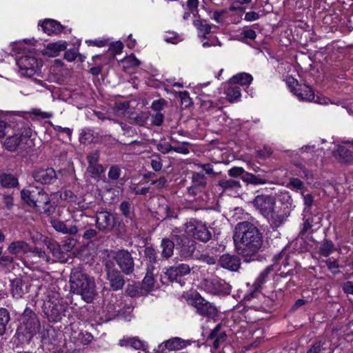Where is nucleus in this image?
<instances>
[{"mask_svg":"<svg viewBox=\"0 0 353 353\" xmlns=\"http://www.w3.org/2000/svg\"><path fill=\"white\" fill-rule=\"evenodd\" d=\"M271 270V268L268 267L260 273L252 285L253 290L245 296V299L249 300L254 296L255 293L260 290Z\"/></svg>","mask_w":353,"mask_h":353,"instance_id":"nucleus-25","label":"nucleus"},{"mask_svg":"<svg viewBox=\"0 0 353 353\" xmlns=\"http://www.w3.org/2000/svg\"><path fill=\"white\" fill-rule=\"evenodd\" d=\"M154 284V276L146 274L142 281L141 287L144 291V293H148L150 292Z\"/></svg>","mask_w":353,"mask_h":353,"instance_id":"nucleus-43","label":"nucleus"},{"mask_svg":"<svg viewBox=\"0 0 353 353\" xmlns=\"http://www.w3.org/2000/svg\"><path fill=\"white\" fill-rule=\"evenodd\" d=\"M164 115L161 112H157L152 115V124L157 126H160L163 121Z\"/></svg>","mask_w":353,"mask_h":353,"instance_id":"nucleus-64","label":"nucleus"},{"mask_svg":"<svg viewBox=\"0 0 353 353\" xmlns=\"http://www.w3.org/2000/svg\"><path fill=\"white\" fill-rule=\"evenodd\" d=\"M119 209L121 213V214L131 221L133 220L134 217V214L133 212V207L132 204L128 201H122L119 206Z\"/></svg>","mask_w":353,"mask_h":353,"instance_id":"nucleus-36","label":"nucleus"},{"mask_svg":"<svg viewBox=\"0 0 353 353\" xmlns=\"http://www.w3.org/2000/svg\"><path fill=\"white\" fill-rule=\"evenodd\" d=\"M120 344L121 345L130 346L137 350H140L143 347V342L137 338H129L121 340Z\"/></svg>","mask_w":353,"mask_h":353,"instance_id":"nucleus-44","label":"nucleus"},{"mask_svg":"<svg viewBox=\"0 0 353 353\" xmlns=\"http://www.w3.org/2000/svg\"><path fill=\"white\" fill-rule=\"evenodd\" d=\"M192 181L195 187L203 188L207 184L206 177L203 173L193 172L192 176Z\"/></svg>","mask_w":353,"mask_h":353,"instance_id":"nucleus-45","label":"nucleus"},{"mask_svg":"<svg viewBox=\"0 0 353 353\" xmlns=\"http://www.w3.org/2000/svg\"><path fill=\"white\" fill-rule=\"evenodd\" d=\"M257 157L261 159H265L268 157H270L272 152L273 150L271 148H270L268 145H265L263 149L256 150Z\"/></svg>","mask_w":353,"mask_h":353,"instance_id":"nucleus-60","label":"nucleus"},{"mask_svg":"<svg viewBox=\"0 0 353 353\" xmlns=\"http://www.w3.org/2000/svg\"><path fill=\"white\" fill-rule=\"evenodd\" d=\"M108 178L111 180H117L121 175V169L118 165H112L108 172Z\"/></svg>","mask_w":353,"mask_h":353,"instance_id":"nucleus-57","label":"nucleus"},{"mask_svg":"<svg viewBox=\"0 0 353 353\" xmlns=\"http://www.w3.org/2000/svg\"><path fill=\"white\" fill-rule=\"evenodd\" d=\"M185 346L184 341L181 340L179 338H173L169 340H167L164 343H162L159 345L158 351L163 352L164 350H176L181 349Z\"/></svg>","mask_w":353,"mask_h":353,"instance_id":"nucleus-28","label":"nucleus"},{"mask_svg":"<svg viewBox=\"0 0 353 353\" xmlns=\"http://www.w3.org/2000/svg\"><path fill=\"white\" fill-rule=\"evenodd\" d=\"M67 46V42L64 41L48 43L43 50V54L51 57H57L61 52L66 50Z\"/></svg>","mask_w":353,"mask_h":353,"instance_id":"nucleus-24","label":"nucleus"},{"mask_svg":"<svg viewBox=\"0 0 353 353\" xmlns=\"http://www.w3.org/2000/svg\"><path fill=\"white\" fill-rule=\"evenodd\" d=\"M78 54V50L75 48L67 50L64 54V59L68 61H74Z\"/></svg>","mask_w":353,"mask_h":353,"instance_id":"nucleus-63","label":"nucleus"},{"mask_svg":"<svg viewBox=\"0 0 353 353\" xmlns=\"http://www.w3.org/2000/svg\"><path fill=\"white\" fill-rule=\"evenodd\" d=\"M77 243V241L76 239H74L73 237L68 238V239H65L63 242V245H62L63 249L65 252H70L74 248Z\"/></svg>","mask_w":353,"mask_h":353,"instance_id":"nucleus-56","label":"nucleus"},{"mask_svg":"<svg viewBox=\"0 0 353 353\" xmlns=\"http://www.w3.org/2000/svg\"><path fill=\"white\" fill-rule=\"evenodd\" d=\"M185 232L194 239L201 242H207L212 238V234L207 226L201 222L190 221L185 225Z\"/></svg>","mask_w":353,"mask_h":353,"instance_id":"nucleus-8","label":"nucleus"},{"mask_svg":"<svg viewBox=\"0 0 353 353\" xmlns=\"http://www.w3.org/2000/svg\"><path fill=\"white\" fill-rule=\"evenodd\" d=\"M144 257L146 259V263H157V252L151 246L145 247L143 251Z\"/></svg>","mask_w":353,"mask_h":353,"instance_id":"nucleus-42","label":"nucleus"},{"mask_svg":"<svg viewBox=\"0 0 353 353\" xmlns=\"http://www.w3.org/2000/svg\"><path fill=\"white\" fill-rule=\"evenodd\" d=\"M113 259L125 275H130L134 270V260L132 253L127 250L121 249L114 252Z\"/></svg>","mask_w":353,"mask_h":353,"instance_id":"nucleus-9","label":"nucleus"},{"mask_svg":"<svg viewBox=\"0 0 353 353\" xmlns=\"http://www.w3.org/2000/svg\"><path fill=\"white\" fill-rule=\"evenodd\" d=\"M71 291L81 296L86 303H90L97 295L96 284L92 277L81 270L74 269L70 276Z\"/></svg>","mask_w":353,"mask_h":353,"instance_id":"nucleus-2","label":"nucleus"},{"mask_svg":"<svg viewBox=\"0 0 353 353\" xmlns=\"http://www.w3.org/2000/svg\"><path fill=\"white\" fill-rule=\"evenodd\" d=\"M23 281L20 278H17L11 282V293L13 297L16 299L21 298L24 292L23 290Z\"/></svg>","mask_w":353,"mask_h":353,"instance_id":"nucleus-35","label":"nucleus"},{"mask_svg":"<svg viewBox=\"0 0 353 353\" xmlns=\"http://www.w3.org/2000/svg\"><path fill=\"white\" fill-rule=\"evenodd\" d=\"M193 23L199 30V36L203 38H205V35L211 32V26L204 23L203 20H195Z\"/></svg>","mask_w":353,"mask_h":353,"instance_id":"nucleus-40","label":"nucleus"},{"mask_svg":"<svg viewBox=\"0 0 353 353\" xmlns=\"http://www.w3.org/2000/svg\"><path fill=\"white\" fill-rule=\"evenodd\" d=\"M225 99L230 103L238 101L241 96L239 90H225Z\"/></svg>","mask_w":353,"mask_h":353,"instance_id":"nucleus-51","label":"nucleus"},{"mask_svg":"<svg viewBox=\"0 0 353 353\" xmlns=\"http://www.w3.org/2000/svg\"><path fill=\"white\" fill-rule=\"evenodd\" d=\"M32 176L34 181L43 185L54 184L57 181V175L52 168L35 169Z\"/></svg>","mask_w":353,"mask_h":353,"instance_id":"nucleus-14","label":"nucleus"},{"mask_svg":"<svg viewBox=\"0 0 353 353\" xmlns=\"http://www.w3.org/2000/svg\"><path fill=\"white\" fill-rule=\"evenodd\" d=\"M105 168L103 166L99 163L88 165L87 172L92 178L100 179L101 175L104 173Z\"/></svg>","mask_w":353,"mask_h":353,"instance_id":"nucleus-39","label":"nucleus"},{"mask_svg":"<svg viewBox=\"0 0 353 353\" xmlns=\"http://www.w3.org/2000/svg\"><path fill=\"white\" fill-rule=\"evenodd\" d=\"M32 252L34 256H38L46 263H49L50 261V257L47 255L44 250H42L39 248H34Z\"/></svg>","mask_w":353,"mask_h":353,"instance_id":"nucleus-59","label":"nucleus"},{"mask_svg":"<svg viewBox=\"0 0 353 353\" xmlns=\"http://www.w3.org/2000/svg\"><path fill=\"white\" fill-rule=\"evenodd\" d=\"M233 239L238 254L247 262L254 260L263 242L262 233L248 221L236 225Z\"/></svg>","mask_w":353,"mask_h":353,"instance_id":"nucleus-1","label":"nucleus"},{"mask_svg":"<svg viewBox=\"0 0 353 353\" xmlns=\"http://www.w3.org/2000/svg\"><path fill=\"white\" fill-rule=\"evenodd\" d=\"M253 205L265 217L275 208L276 199L270 195L261 194L255 197Z\"/></svg>","mask_w":353,"mask_h":353,"instance_id":"nucleus-12","label":"nucleus"},{"mask_svg":"<svg viewBox=\"0 0 353 353\" xmlns=\"http://www.w3.org/2000/svg\"><path fill=\"white\" fill-rule=\"evenodd\" d=\"M143 290L142 287L139 288L138 285H129L125 290V293L131 297H136L143 295L144 294Z\"/></svg>","mask_w":353,"mask_h":353,"instance_id":"nucleus-50","label":"nucleus"},{"mask_svg":"<svg viewBox=\"0 0 353 353\" xmlns=\"http://www.w3.org/2000/svg\"><path fill=\"white\" fill-rule=\"evenodd\" d=\"M14 262V259L10 255H3L0 256V271H3L8 268Z\"/></svg>","mask_w":353,"mask_h":353,"instance_id":"nucleus-54","label":"nucleus"},{"mask_svg":"<svg viewBox=\"0 0 353 353\" xmlns=\"http://www.w3.org/2000/svg\"><path fill=\"white\" fill-rule=\"evenodd\" d=\"M99 232L100 231H97V229L88 228V230H85L82 235V237L85 240H92L98 236V235L99 234Z\"/></svg>","mask_w":353,"mask_h":353,"instance_id":"nucleus-58","label":"nucleus"},{"mask_svg":"<svg viewBox=\"0 0 353 353\" xmlns=\"http://www.w3.org/2000/svg\"><path fill=\"white\" fill-rule=\"evenodd\" d=\"M137 103L135 101H118L114 104L113 111L118 115H126L128 117L129 114L135 110Z\"/></svg>","mask_w":353,"mask_h":353,"instance_id":"nucleus-21","label":"nucleus"},{"mask_svg":"<svg viewBox=\"0 0 353 353\" xmlns=\"http://www.w3.org/2000/svg\"><path fill=\"white\" fill-rule=\"evenodd\" d=\"M41 26L43 30L48 35L60 33L63 30L61 24L53 19H45Z\"/></svg>","mask_w":353,"mask_h":353,"instance_id":"nucleus-26","label":"nucleus"},{"mask_svg":"<svg viewBox=\"0 0 353 353\" xmlns=\"http://www.w3.org/2000/svg\"><path fill=\"white\" fill-rule=\"evenodd\" d=\"M95 225L101 232L124 231V223L119 217L113 215L110 211L97 212L94 216Z\"/></svg>","mask_w":353,"mask_h":353,"instance_id":"nucleus-4","label":"nucleus"},{"mask_svg":"<svg viewBox=\"0 0 353 353\" xmlns=\"http://www.w3.org/2000/svg\"><path fill=\"white\" fill-rule=\"evenodd\" d=\"M20 134H14L6 138L4 145L9 151H15L23 144H27L32 135V130L29 128H24L21 130Z\"/></svg>","mask_w":353,"mask_h":353,"instance_id":"nucleus-11","label":"nucleus"},{"mask_svg":"<svg viewBox=\"0 0 353 353\" xmlns=\"http://www.w3.org/2000/svg\"><path fill=\"white\" fill-rule=\"evenodd\" d=\"M23 322L26 328L30 333L36 332L40 327V323L35 313L29 307H26L23 313Z\"/></svg>","mask_w":353,"mask_h":353,"instance_id":"nucleus-18","label":"nucleus"},{"mask_svg":"<svg viewBox=\"0 0 353 353\" xmlns=\"http://www.w3.org/2000/svg\"><path fill=\"white\" fill-rule=\"evenodd\" d=\"M290 216V211L288 209L278 210L274 208L268 216L265 218L268 219L273 228H278L283 225Z\"/></svg>","mask_w":353,"mask_h":353,"instance_id":"nucleus-16","label":"nucleus"},{"mask_svg":"<svg viewBox=\"0 0 353 353\" xmlns=\"http://www.w3.org/2000/svg\"><path fill=\"white\" fill-rule=\"evenodd\" d=\"M334 157L339 162L345 164L353 163V154L350 149L343 145H338L332 152Z\"/></svg>","mask_w":353,"mask_h":353,"instance_id":"nucleus-20","label":"nucleus"},{"mask_svg":"<svg viewBox=\"0 0 353 353\" xmlns=\"http://www.w3.org/2000/svg\"><path fill=\"white\" fill-rule=\"evenodd\" d=\"M152 159L151 160V167L155 171L158 172L162 169V161L161 159V156L159 154L154 153L152 156Z\"/></svg>","mask_w":353,"mask_h":353,"instance_id":"nucleus-53","label":"nucleus"},{"mask_svg":"<svg viewBox=\"0 0 353 353\" xmlns=\"http://www.w3.org/2000/svg\"><path fill=\"white\" fill-rule=\"evenodd\" d=\"M202 288L206 292L212 294L216 295L217 292L216 290V280L204 279L202 283Z\"/></svg>","mask_w":353,"mask_h":353,"instance_id":"nucleus-49","label":"nucleus"},{"mask_svg":"<svg viewBox=\"0 0 353 353\" xmlns=\"http://www.w3.org/2000/svg\"><path fill=\"white\" fill-rule=\"evenodd\" d=\"M179 97L181 101V105L182 108H188L193 104L192 100L190 98L189 93L185 90L179 92Z\"/></svg>","mask_w":353,"mask_h":353,"instance_id":"nucleus-48","label":"nucleus"},{"mask_svg":"<svg viewBox=\"0 0 353 353\" xmlns=\"http://www.w3.org/2000/svg\"><path fill=\"white\" fill-rule=\"evenodd\" d=\"M0 184L5 188H13L19 185V181L12 174L3 173L0 174Z\"/></svg>","mask_w":353,"mask_h":353,"instance_id":"nucleus-33","label":"nucleus"},{"mask_svg":"<svg viewBox=\"0 0 353 353\" xmlns=\"http://www.w3.org/2000/svg\"><path fill=\"white\" fill-rule=\"evenodd\" d=\"M174 231L168 238H163L161 241L160 248L161 249V256L163 259H169L174 254V250L176 249V244L173 240Z\"/></svg>","mask_w":353,"mask_h":353,"instance_id":"nucleus-22","label":"nucleus"},{"mask_svg":"<svg viewBox=\"0 0 353 353\" xmlns=\"http://www.w3.org/2000/svg\"><path fill=\"white\" fill-rule=\"evenodd\" d=\"M221 325H217L210 332L208 339H214L213 347L218 349L220 345L223 343L227 338V335L224 332H220Z\"/></svg>","mask_w":353,"mask_h":353,"instance_id":"nucleus-27","label":"nucleus"},{"mask_svg":"<svg viewBox=\"0 0 353 353\" xmlns=\"http://www.w3.org/2000/svg\"><path fill=\"white\" fill-rule=\"evenodd\" d=\"M50 223L53 228L62 234L75 235L81 228L79 225L70 224L68 222H64L58 219H52Z\"/></svg>","mask_w":353,"mask_h":353,"instance_id":"nucleus-19","label":"nucleus"},{"mask_svg":"<svg viewBox=\"0 0 353 353\" xmlns=\"http://www.w3.org/2000/svg\"><path fill=\"white\" fill-rule=\"evenodd\" d=\"M191 304L196 310V313L204 317L214 319L218 314L216 307L212 303L206 301L198 292L192 294L188 299Z\"/></svg>","mask_w":353,"mask_h":353,"instance_id":"nucleus-6","label":"nucleus"},{"mask_svg":"<svg viewBox=\"0 0 353 353\" xmlns=\"http://www.w3.org/2000/svg\"><path fill=\"white\" fill-rule=\"evenodd\" d=\"M191 268L188 264L181 263L170 267L165 274L171 281L176 280L178 278L190 274Z\"/></svg>","mask_w":353,"mask_h":353,"instance_id":"nucleus-23","label":"nucleus"},{"mask_svg":"<svg viewBox=\"0 0 353 353\" xmlns=\"http://www.w3.org/2000/svg\"><path fill=\"white\" fill-rule=\"evenodd\" d=\"M50 310L48 312V315L50 321L57 322L60 321L64 315V307L61 304L52 303L49 305Z\"/></svg>","mask_w":353,"mask_h":353,"instance_id":"nucleus-32","label":"nucleus"},{"mask_svg":"<svg viewBox=\"0 0 353 353\" xmlns=\"http://www.w3.org/2000/svg\"><path fill=\"white\" fill-rule=\"evenodd\" d=\"M17 65L21 75L31 77L41 72L43 61L32 54H28L19 57L17 59Z\"/></svg>","mask_w":353,"mask_h":353,"instance_id":"nucleus-5","label":"nucleus"},{"mask_svg":"<svg viewBox=\"0 0 353 353\" xmlns=\"http://www.w3.org/2000/svg\"><path fill=\"white\" fill-rule=\"evenodd\" d=\"M287 187L293 190H302L304 189L305 185L303 182L301 181L299 179L293 177L290 179Z\"/></svg>","mask_w":353,"mask_h":353,"instance_id":"nucleus-52","label":"nucleus"},{"mask_svg":"<svg viewBox=\"0 0 353 353\" xmlns=\"http://www.w3.org/2000/svg\"><path fill=\"white\" fill-rule=\"evenodd\" d=\"M242 179L243 181L253 185H264L268 181V180L261 174L254 175L249 172H245L243 175Z\"/></svg>","mask_w":353,"mask_h":353,"instance_id":"nucleus-34","label":"nucleus"},{"mask_svg":"<svg viewBox=\"0 0 353 353\" xmlns=\"http://www.w3.org/2000/svg\"><path fill=\"white\" fill-rule=\"evenodd\" d=\"M334 250V243L332 241L325 239L320 247V254L323 256H328Z\"/></svg>","mask_w":353,"mask_h":353,"instance_id":"nucleus-46","label":"nucleus"},{"mask_svg":"<svg viewBox=\"0 0 353 353\" xmlns=\"http://www.w3.org/2000/svg\"><path fill=\"white\" fill-rule=\"evenodd\" d=\"M21 197L30 206L35 208L41 212L50 214L54 208L48 195L42 190L36 187H30L21 191Z\"/></svg>","mask_w":353,"mask_h":353,"instance_id":"nucleus-3","label":"nucleus"},{"mask_svg":"<svg viewBox=\"0 0 353 353\" xmlns=\"http://www.w3.org/2000/svg\"><path fill=\"white\" fill-rule=\"evenodd\" d=\"M157 150L163 154H168L172 151L173 146L168 143H159L157 145Z\"/></svg>","mask_w":353,"mask_h":353,"instance_id":"nucleus-62","label":"nucleus"},{"mask_svg":"<svg viewBox=\"0 0 353 353\" xmlns=\"http://www.w3.org/2000/svg\"><path fill=\"white\" fill-rule=\"evenodd\" d=\"M99 157L100 152L99 150L90 152L86 157L88 165L99 163Z\"/></svg>","mask_w":353,"mask_h":353,"instance_id":"nucleus-55","label":"nucleus"},{"mask_svg":"<svg viewBox=\"0 0 353 353\" xmlns=\"http://www.w3.org/2000/svg\"><path fill=\"white\" fill-rule=\"evenodd\" d=\"M294 95L297 97L300 101H312L319 104L327 103V99L320 97L315 94L313 90H291Z\"/></svg>","mask_w":353,"mask_h":353,"instance_id":"nucleus-15","label":"nucleus"},{"mask_svg":"<svg viewBox=\"0 0 353 353\" xmlns=\"http://www.w3.org/2000/svg\"><path fill=\"white\" fill-rule=\"evenodd\" d=\"M10 320V313L8 310L0 307V336L6 334L7 325Z\"/></svg>","mask_w":353,"mask_h":353,"instance_id":"nucleus-37","label":"nucleus"},{"mask_svg":"<svg viewBox=\"0 0 353 353\" xmlns=\"http://www.w3.org/2000/svg\"><path fill=\"white\" fill-rule=\"evenodd\" d=\"M173 240L179 256L184 259L192 257L196 250V241L185 234H177L174 232Z\"/></svg>","mask_w":353,"mask_h":353,"instance_id":"nucleus-7","label":"nucleus"},{"mask_svg":"<svg viewBox=\"0 0 353 353\" xmlns=\"http://www.w3.org/2000/svg\"><path fill=\"white\" fill-rule=\"evenodd\" d=\"M190 143L188 142H183L181 145L179 146L174 147L172 151H174L177 153L183 154H188L190 151L188 148V145H189Z\"/></svg>","mask_w":353,"mask_h":353,"instance_id":"nucleus-61","label":"nucleus"},{"mask_svg":"<svg viewBox=\"0 0 353 353\" xmlns=\"http://www.w3.org/2000/svg\"><path fill=\"white\" fill-rule=\"evenodd\" d=\"M8 250L11 254L14 255L31 251L28 244L24 241L12 242L8 248Z\"/></svg>","mask_w":353,"mask_h":353,"instance_id":"nucleus-29","label":"nucleus"},{"mask_svg":"<svg viewBox=\"0 0 353 353\" xmlns=\"http://www.w3.org/2000/svg\"><path fill=\"white\" fill-rule=\"evenodd\" d=\"M314 147L305 146L300 149V157L301 161L294 160L292 163L302 172L303 175L300 173H297V175L305 179L309 183H312L314 179L313 173L312 171L307 169L305 165H303L302 161L306 162L307 159H311L314 157Z\"/></svg>","mask_w":353,"mask_h":353,"instance_id":"nucleus-10","label":"nucleus"},{"mask_svg":"<svg viewBox=\"0 0 353 353\" xmlns=\"http://www.w3.org/2000/svg\"><path fill=\"white\" fill-rule=\"evenodd\" d=\"M219 185L224 190L240 188V182L233 179H222L219 181Z\"/></svg>","mask_w":353,"mask_h":353,"instance_id":"nucleus-47","label":"nucleus"},{"mask_svg":"<svg viewBox=\"0 0 353 353\" xmlns=\"http://www.w3.org/2000/svg\"><path fill=\"white\" fill-rule=\"evenodd\" d=\"M149 117L150 113L148 112L141 111L138 114H135L134 110H133L128 118L131 123L139 126H145L148 123Z\"/></svg>","mask_w":353,"mask_h":353,"instance_id":"nucleus-31","label":"nucleus"},{"mask_svg":"<svg viewBox=\"0 0 353 353\" xmlns=\"http://www.w3.org/2000/svg\"><path fill=\"white\" fill-rule=\"evenodd\" d=\"M216 295L229 294L231 292V286L223 280H216Z\"/></svg>","mask_w":353,"mask_h":353,"instance_id":"nucleus-41","label":"nucleus"},{"mask_svg":"<svg viewBox=\"0 0 353 353\" xmlns=\"http://www.w3.org/2000/svg\"><path fill=\"white\" fill-rule=\"evenodd\" d=\"M44 242L48 249L50 250L54 256L57 257V259H60L61 257V249L59 244L57 241L50 239H46Z\"/></svg>","mask_w":353,"mask_h":353,"instance_id":"nucleus-38","label":"nucleus"},{"mask_svg":"<svg viewBox=\"0 0 353 353\" xmlns=\"http://www.w3.org/2000/svg\"><path fill=\"white\" fill-rule=\"evenodd\" d=\"M106 279L112 290L117 291L121 290L125 284L124 276L121 271L111 266L109 263L105 268Z\"/></svg>","mask_w":353,"mask_h":353,"instance_id":"nucleus-13","label":"nucleus"},{"mask_svg":"<svg viewBox=\"0 0 353 353\" xmlns=\"http://www.w3.org/2000/svg\"><path fill=\"white\" fill-rule=\"evenodd\" d=\"M253 81L251 74L247 72H239L230 79L229 83L232 85L238 84L241 86H248Z\"/></svg>","mask_w":353,"mask_h":353,"instance_id":"nucleus-30","label":"nucleus"},{"mask_svg":"<svg viewBox=\"0 0 353 353\" xmlns=\"http://www.w3.org/2000/svg\"><path fill=\"white\" fill-rule=\"evenodd\" d=\"M219 265L228 270L236 272L241 266V260L236 255L224 254L221 255L218 261Z\"/></svg>","mask_w":353,"mask_h":353,"instance_id":"nucleus-17","label":"nucleus"}]
</instances>
